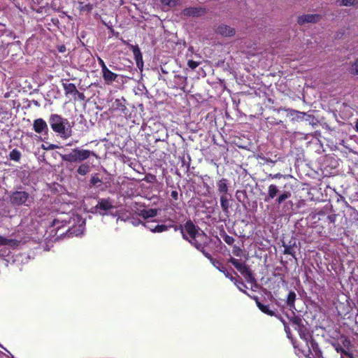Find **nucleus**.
<instances>
[{
    "label": "nucleus",
    "mask_w": 358,
    "mask_h": 358,
    "mask_svg": "<svg viewBox=\"0 0 358 358\" xmlns=\"http://www.w3.org/2000/svg\"><path fill=\"white\" fill-rule=\"evenodd\" d=\"M199 231V227L195 225L191 220H188L184 224L182 238L188 241L197 250L204 253L211 238L203 231H201V232Z\"/></svg>",
    "instance_id": "nucleus-1"
},
{
    "label": "nucleus",
    "mask_w": 358,
    "mask_h": 358,
    "mask_svg": "<svg viewBox=\"0 0 358 358\" xmlns=\"http://www.w3.org/2000/svg\"><path fill=\"white\" fill-rule=\"evenodd\" d=\"M48 124L51 129L64 140L68 139L72 135V127L66 118L57 114H52L49 117Z\"/></svg>",
    "instance_id": "nucleus-2"
},
{
    "label": "nucleus",
    "mask_w": 358,
    "mask_h": 358,
    "mask_svg": "<svg viewBox=\"0 0 358 358\" xmlns=\"http://www.w3.org/2000/svg\"><path fill=\"white\" fill-rule=\"evenodd\" d=\"M64 218H57L54 220V224L61 222L62 226L66 224H71V227L68 229L70 235L78 236L83 233L85 229V222L79 215H74L73 217L67 215Z\"/></svg>",
    "instance_id": "nucleus-3"
},
{
    "label": "nucleus",
    "mask_w": 358,
    "mask_h": 358,
    "mask_svg": "<svg viewBox=\"0 0 358 358\" xmlns=\"http://www.w3.org/2000/svg\"><path fill=\"white\" fill-rule=\"evenodd\" d=\"M291 196L292 193L290 191H280L276 185L271 184L268 187V193L264 200L265 202H268L275 198V203L280 205L286 199L290 198Z\"/></svg>",
    "instance_id": "nucleus-4"
},
{
    "label": "nucleus",
    "mask_w": 358,
    "mask_h": 358,
    "mask_svg": "<svg viewBox=\"0 0 358 358\" xmlns=\"http://www.w3.org/2000/svg\"><path fill=\"white\" fill-rule=\"evenodd\" d=\"M34 201V197L25 191H15L10 195V202L14 206H30Z\"/></svg>",
    "instance_id": "nucleus-5"
},
{
    "label": "nucleus",
    "mask_w": 358,
    "mask_h": 358,
    "mask_svg": "<svg viewBox=\"0 0 358 358\" xmlns=\"http://www.w3.org/2000/svg\"><path fill=\"white\" fill-rule=\"evenodd\" d=\"M228 262L233 264V266L245 277L248 282L255 283L256 279L253 275L252 271L250 268L244 262H241L238 259L234 257H230Z\"/></svg>",
    "instance_id": "nucleus-6"
},
{
    "label": "nucleus",
    "mask_w": 358,
    "mask_h": 358,
    "mask_svg": "<svg viewBox=\"0 0 358 358\" xmlns=\"http://www.w3.org/2000/svg\"><path fill=\"white\" fill-rule=\"evenodd\" d=\"M90 157V151L83 149H74L64 157V159L70 162H76L87 159Z\"/></svg>",
    "instance_id": "nucleus-7"
},
{
    "label": "nucleus",
    "mask_w": 358,
    "mask_h": 358,
    "mask_svg": "<svg viewBox=\"0 0 358 358\" xmlns=\"http://www.w3.org/2000/svg\"><path fill=\"white\" fill-rule=\"evenodd\" d=\"M306 345L308 347V354L306 355L307 358L324 357L322 352L319 348L318 343L313 337L306 341Z\"/></svg>",
    "instance_id": "nucleus-8"
},
{
    "label": "nucleus",
    "mask_w": 358,
    "mask_h": 358,
    "mask_svg": "<svg viewBox=\"0 0 358 358\" xmlns=\"http://www.w3.org/2000/svg\"><path fill=\"white\" fill-rule=\"evenodd\" d=\"M112 208H113V206L110 200L109 199H102L99 201L94 208H91V213H99L100 215H104L108 210Z\"/></svg>",
    "instance_id": "nucleus-9"
},
{
    "label": "nucleus",
    "mask_w": 358,
    "mask_h": 358,
    "mask_svg": "<svg viewBox=\"0 0 358 358\" xmlns=\"http://www.w3.org/2000/svg\"><path fill=\"white\" fill-rule=\"evenodd\" d=\"M205 257H206L210 263L215 266L218 271L224 273V275L229 279L232 278V275L229 272L227 268L224 266V264L218 259H216L213 257V256L206 250L204 253H202Z\"/></svg>",
    "instance_id": "nucleus-10"
},
{
    "label": "nucleus",
    "mask_w": 358,
    "mask_h": 358,
    "mask_svg": "<svg viewBox=\"0 0 358 358\" xmlns=\"http://www.w3.org/2000/svg\"><path fill=\"white\" fill-rule=\"evenodd\" d=\"M33 129L34 131L44 138H48L49 129L47 122L43 118H38L34 121Z\"/></svg>",
    "instance_id": "nucleus-11"
},
{
    "label": "nucleus",
    "mask_w": 358,
    "mask_h": 358,
    "mask_svg": "<svg viewBox=\"0 0 358 358\" xmlns=\"http://www.w3.org/2000/svg\"><path fill=\"white\" fill-rule=\"evenodd\" d=\"M282 245L284 248L283 254L284 255H289L296 260V248L297 247L296 246V239L294 237H292L287 243H286L285 241H283Z\"/></svg>",
    "instance_id": "nucleus-12"
},
{
    "label": "nucleus",
    "mask_w": 358,
    "mask_h": 358,
    "mask_svg": "<svg viewBox=\"0 0 358 358\" xmlns=\"http://www.w3.org/2000/svg\"><path fill=\"white\" fill-rule=\"evenodd\" d=\"M250 298L255 301L257 306L262 313L271 317H278V312L271 310L269 305H264L260 302L257 296H250Z\"/></svg>",
    "instance_id": "nucleus-13"
},
{
    "label": "nucleus",
    "mask_w": 358,
    "mask_h": 358,
    "mask_svg": "<svg viewBox=\"0 0 358 358\" xmlns=\"http://www.w3.org/2000/svg\"><path fill=\"white\" fill-rule=\"evenodd\" d=\"M321 19V15L318 14L303 15L298 17L297 23L299 25H303L306 23H316Z\"/></svg>",
    "instance_id": "nucleus-14"
},
{
    "label": "nucleus",
    "mask_w": 358,
    "mask_h": 358,
    "mask_svg": "<svg viewBox=\"0 0 358 358\" xmlns=\"http://www.w3.org/2000/svg\"><path fill=\"white\" fill-rule=\"evenodd\" d=\"M62 84L65 91V94L66 96H72L76 99V94L78 93V90L76 85L71 83H69V80L66 79L62 80Z\"/></svg>",
    "instance_id": "nucleus-15"
},
{
    "label": "nucleus",
    "mask_w": 358,
    "mask_h": 358,
    "mask_svg": "<svg viewBox=\"0 0 358 358\" xmlns=\"http://www.w3.org/2000/svg\"><path fill=\"white\" fill-rule=\"evenodd\" d=\"M215 31L217 34L224 37H231L236 34V31L234 28L224 24L218 25Z\"/></svg>",
    "instance_id": "nucleus-16"
},
{
    "label": "nucleus",
    "mask_w": 358,
    "mask_h": 358,
    "mask_svg": "<svg viewBox=\"0 0 358 358\" xmlns=\"http://www.w3.org/2000/svg\"><path fill=\"white\" fill-rule=\"evenodd\" d=\"M92 188L97 189L95 193L100 191H105L107 186L103 182L101 179L99 178L97 174H95L91 177V189Z\"/></svg>",
    "instance_id": "nucleus-17"
},
{
    "label": "nucleus",
    "mask_w": 358,
    "mask_h": 358,
    "mask_svg": "<svg viewBox=\"0 0 358 358\" xmlns=\"http://www.w3.org/2000/svg\"><path fill=\"white\" fill-rule=\"evenodd\" d=\"M206 13L204 8L201 7H190L185 8L182 10V14L185 16H200Z\"/></svg>",
    "instance_id": "nucleus-18"
},
{
    "label": "nucleus",
    "mask_w": 358,
    "mask_h": 358,
    "mask_svg": "<svg viewBox=\"0 0 358 358\" xmlns=\"http://www.w3.org/2000/svg\"><path fill=\"white\" fill-rule=\"evenodd\" d=\"M217 192L221 195L230 194L229 193V182L227 178H222L217 182Z\"/></svg>",
    "instance_id": "nucleus-19"
},
{
    "label": "nucleus",
    "mask_w": 358,
    "mask_h": 358,
    "mask_svg": "<svg viewBox=\"0 0 358 358\" xmlns=\"http://www.w3.org/2000/svg\"><path fill=\"white\" fill-rule=\"evenodd\" d=\"M102 74L103 78L107 84H110L112 82L115 81L118 76L117 74L112 72L107 68L106 65L103 64Z\"/></svg>",
    "instance_id": "nucleus-20"
},
{
    "label": "nucleus",
    "mask_w": 358,
    "mask_h": 358,
    "mask_svg": "<svg viewBox=\"0 0 358 358\" xmlns=\"http://www.w3.org/2000/svg\"><path fill=\"white\" fill-rule=\"evenodd\" d=\"M285 110L287 112V116H291L293 117L292 120H302L304 119L305 116L306 115V113L304 112H300L294 109H286V108H280L278 110L279 112L280 110Z\"/></svg>",
    "instance_id": "nucleus-21"
},
{
    "label": "nucleus",
    "mask_w": 358,
    "mask_h": 358,
    "mask_svg": "<svg viewBox=\"0 0 358 358\" xmlns=\"http://www.w3.org/2000/svg\"><path fill=\"white\" fill-rule=\"evenodd\" d=\"M296 299V294L294 291H289L287 299H286V305L289 308V309L294 312V310H296V306H295V301Z\"/></svg>",
    "instance_id": "nucleus-22"
},
{
    "label": "nucleus",
    "mask_w": 358,
    "mask_h": 358,
    "mask_svg": "<svg viewBox=\"0 0 358 358\" xmlns=\"http://www.w3.org/2000/svg\"><path fill=\"white\" fill-rule=\"evenodd\" d=\"M20 241L13 238H8L7 237L0 235V246H8L11 248H14L19 245Z\"/></svg>",
    "instance_id": "nucleus-23"
},
{
    "label": "nucleus",
    "mask_w": 358,
    "mask_h": 358,
    "mask_svg": "<svg viewBox=\"0 0 358 358\" xmlns=\"http://www.w3.org/2000/svg\"><path fill=\"white\" fill-rule=\"evenodd\" d=\"M294 329L298 331L300 338L306 342L313 337L310 335L308 329L304 324H302L299 327H294Z\"/></svg>",
    "instance_id": "nucleus-24"
},
{
    "label": "nucleus",
    "mask_w": 358,
    "mask_h": 358,
    "mask_svg": "<svg viewBox=\"0 0 358 358\" xmlns=\"http://www.w3.org/2000/svg\"><path fill=\"white\" fill-rule=\"evenodd\" d=\"M131 50H132L133 55H134V57L136 60L137 66L138 67L140 66V65L143 66V56H142V53H141L138 46V45H131Z\"/></svg>",
    "instance_id": "nucleus-25"
},
{
    "label": "nucleus",
    "mask_w": 358,
    "mask_h": 358,
    "mask_svg": "<svg viewBox=\"0 0 358 358\" xmlns=\"http://www.w3.org/2000/svg\"><path fill=\"white\" fill-rule=\"evenodd\" d=\"M230 280L231 282H233L234 283V285L237 287V288L241 291L243 293H244L245 294H246L247 296H248L250 298V296H252L245 289L248 288L247 285L244 283V282L240 279V280H237L236 278L234 277H232L231 278Z\"/></svg>",
    "instance_id": "nucleus-26"
},
{
    "label": "nucleus",
    "mask_w": 358,
    "mask_h": 358,
    "mask_svg": "<svg viewBox=\"0 0 358 358\" xmlns=\"http://www.w3.org/2000/svg\"><path fill=\"white\" fill-rule=\"evenodd\" d=\"M231 197V194L227 195H221L220 196V205L221 208L224 213L229 212V199Z\"/></svg>",
    "instance_id": "nucleus-27"
},
{
    "label": "nucleus",
    "mask_w": 358,
    "mask_h": 358,
    "mask_svg": "<svg viewBox=\"0 0 358 358\" xmlns=\"http://www.w3.org/2000/svg\"><path fill=\"white\" fill-rule=\"evenodd\" d=\"M220 236L229 245H231L235 241L234 238L232 236H229L224 229L220 231Z\"/></svg>",
    "instance_id": "nucleus-28"
},
{
    "label": "nucleus",
    "mask_w": 358,
    "mask_h": 358,
    "mask_svg": "<svg viewBox=\"0 0 358 358\" xmlns=\"http://www.w3.org/2000/svg\"><path fill=\"white\" fill-rule=\"evenodd\" d=\"M141 215L145 219L155 217L157 215V211L154 208L143 210L141 211Z\"/></svg>",
    "instance_id": "nucleus-29"
},
{
    "label": "nucleus",
    "mask_w": 358,
    "mask_h": 358,
    "mask_svg": "<svg viewBox=\"0 0 358 358\" xmlns=\"http://www.w3.org/2000/svg\"><path fill=\"white\" fill-rule=\"evenodd\" d=\"M170 228V226L165 224H157L154 228H150V231L154 233H162L167 231Z\"/></svg>",
    "instance_id": "nucleus-30"
},
{
    "label": "nucleus",
    "mask_w": 358,
    "mask_h": 358,
    "mask_svg": "<svg viewBox=\"0 0 358 358\" xmlns=\"http://www.w3.org/2000/svg\"><path fill=\"white\" fill-rule=\"evenodd\" d=\"M9 158L13 161L19 162L21 158V152L17 149H13L10 152Z\"/></svg>",
    "instance_id": "nucleus-31"
},
{
    "label": "nucleus",
    "mask_w": 358,
    "mask_h": 358,
    "mask_svg": "<svg viewBox=\"0 0 358 358\" xmlns=\"http://www.w3.org/2000/svg\"><path fill=\"white\" fill-rule=\"evenodd\" d=\"M90 171V166L87 164L80 165L78 169V173L81 176L86 175Z\"/></svg>",
    "instance_id": "nucleus-32"
},
{
    "label": "nucleus",
    "mask_w": 358,
    "mask_h": 358,
    "mask_svg": "<svg viewBox=\"0 0 358 358\" xmlns=\"http://www.w3.org/2000/svg\"><path fill=\"white\" fill-rule=\"evenodd\" d=\"M289 321L295 326L294 327H299L303 324L302 319L299 316H294L289 319Z\"/></svg>",
    "instance_id": "nucleus-33"
},
{
    "label": "nucleus",
    "mask_w": 358,
    "mask_h": 358,
    "mask_svg": "<svg viewBox=\"0 0 358 358\" xmlns=\"http://www.w3.org/2000/svg\"><path fill=\"white\" fill-rule=\"evenodd\" d=\"M267 122L271 125H278L283 122L281 120H278L273 117H269L267 118Z\"/></svg>",
    "instance_id": "nucleus-34"
},
{
    "label": "nucleus",
    "mask_w": 358,
    "mask_h": 358,
    "mask_svg": "<svg viewBox=\"0 0 358 358\" xmlns=\"http://www.w3.org/2000/svg\"><path fill=\"white\" fill-rule=\"evenodd\" d=\"M232 253L236 257H241L242 250L239 246L234 245L232 249Z\"/></svg>",
    "instance_id": "nucleus-35"
},
{
    "label": "nucleus",
    "mask_w": 358,
    "mask_h": 358,
    "mask_svg": "<svg viewBox=\"0 0 358 358\" xmlns=\"http://www.w3.org/2000/svg\"><path fill=\"white\" fill-rule=\"evenodd\" d=\"M357 0H341V5L345 6H351L355 5Z\"/></svg>",
    "instance_id": "nucleus-36"
},
{
    "label": "nucleus",
    "mask_w": 358,
    "mask_h": 358,
    "mask_svg": "<svg viewBox=\"0 0 358 358\" xmlns=\"http://www.w3.org/2000/svg\"><path fill=\"white\" fill-rule=\"evenodd\" d=\"M170 228L173 227L174 229V231H177L178 230H180L181 234H182V237L183 236V234H184V225H174V224H170Z\"/></svg>",
    "instance_id": "nucleus-37"
},
{
    "label": "nucleus",
    "mask_w": 358,
    "mask_h": 358,
    "mask_svg": "<svg viewBox=\"0 0 358 358\" xmlns=\"http://www.w3.org/2000/svg\"><path fill=\"white\" fill-rule=\"evenodd\" d=\"M351 73L354 75H358V58L352 66Z\"/></svg>",
    "instance_id": "nucleus-38"
},
{
    "label": "nucleus",
    "mask_w": 358,
    "mask_h": 358,
    "mask_svg": "<svg viewBox=\"0 0 358 358\" xmlns=\"http://www.w3.org/2000/svg\"><path fill=\"white\" fill-rule=\"evenodd\" d=\"M187 65L190 69H195L199 66V63L194 60H189Z\"/></svg>",
    "instance_id": "nucleus-39"
},
{
    "label": "nucleus",
    "mask_w": 358,
    "mask_h": 358,
    "mask_svg": "<svg viewBox=\"0 0 358 358\" xmlns=\"http://www.w3.org/2000/svg\"><path fill=\"white\" fill-rule=\"evenodd\" d=\"M336 350L337 352L341 353V356H344L345 355H348V351L345 350L344 348H343L341 346L338 345L336 348Z\"/></svg>",
    "instance_id": "nucleus-40"
},
{
    "label": "nucleus",
    "mask_w": 358,
    "mask_h": 358,
    "mask_svg": "<svg viewBox=\"0 0 358 358\" xmlns=\"http://www.w3.org/2000/svg\"><path fill=\"white\" fill-rule=\"evenodd\" d=\"M162 3L163 5L168 6L170 7H173L176 6V3H171V0H162Z\"/></svg>",
    "instance_id": "nucleus-41"
},
{
    "label": "nucleus",
    "mask_w": 358,
    "mask_h": 358,
    "mask_svg": "<svg viewBox=\"0 0 358 358\" xmlns=\"http://www.w3.org/2000/svg\"><path fill=\"white\" fill-rule=\"evenodd\" d=\"M342 343L346 348H348L351 345L350 340L348 337H345L344 340L342 341Z\"/></svg>",
    "instance_id": "nucleus-42"
},
{
    "label": "nucleus",
    "mask_w": 358,
    "mask_h": 358,
    "mask_svg": "<svg viewBox=\"0 0 358 358\" xmlns=\"http://www.w3.org/2000/svg\"><path fill=\"white\" fill-rule=\"evenodd\" d=\"M284 329H285V331L287 334V338H292V334H291V331H290V329H289L288 324H285V327H284Z\"/></svg>",
    "instance_id": "nucleus-43"
},
{
    "label": "nucleus",
    "mask_w": 358,
    "mask_h": 358,
    "mask_svg": "<svg viewBox=\"0 0 358 358\" xmlns=\"http://www.w3.org/2000/svg\"><path fill=\"white\" fill-rule=\"evenodd\" d=\"M171 197L174 199V200H178V191L176 190H173L171 192Z\"/></svg>",
    "instance_id": "nucleus-44"
},
{
    "label": "nucleus",
    "mask_w": 358,
    "mask_h": 358,
    "mask_svg": "<svg viewBox=\"0 0 358 358\" xmlns=\"http://www.w3.org/2000/svg\"><path fill=\"white\" fill-rule=\"evenodd\" d=\"M76 98L80 100H84L85 96L83 93H80L78 91V93L76 94Z\"/></svg>",
    "instance_id": "nucleus-45"
},
{
    "label": "nucleus",
    "mask_w": 358,
    "mask_h": 358,
    "mask_svg": "<svg viewBox=\"0 0 358 358\" xmlns=\"http://www.w3.org/2000/svg\"><path fill=\"white\" fill-rule=\"evenodd\" d=\"M273 176H274L273 178L275 179H280V178L284 177V176L282 174H281L280 173H277L274 174Z\"/></svg>",
    "instance_id": "nucleus-46"
},
{
    "label": "nucleus",
    "mask_w": 358,
    "mask_h": 358,
    "mask_svg": "<svg viewBox=\"0 0 358 358\" xmlns=\"http://www.w3.org/2000/svg\"><path fill=\"white\" fill-rule=\"evenodd\" d=\"M278 319H279L282 324H284V327H285V324H287V322L285 321V320L278 313V317H276Z\"/></svg>",
    "instance_id": "nucleus-47"
},
{
    "label": "nucleus",
    "mask_w": 358,
    "mask_h": 358,
    "mask_svg": "<svg viewBox=\"0 0 358 358\" xmlns=\"http://www.w3.org/2000/svg\"><path fill=\"white\" fill-rule=\"evenodd\" d=\"M56 148H58V146L56 145H54V144H50L48 145V148H47L48 150H54V149H56Z\"/></svg>",
    "instance_id": "nucleus-48"
},
{
    "label": "nucleus",
    "mask_w": 358,
    "mask_h": 358,
    "mask_svg": "<svg viewBox=\"0 0 358 358\" xmlns=\"http://www.w3.org/2000/svg\"><path fill=\"white\" fill-rule=\"evenodd\" d=\"M148 177L150 178L149 182H152L156 180V176L155 175L150 174Z\"/></svg>",
    "instance_id": "nucleus-49"
},
{
    "label": "nucleus",
    "mask_w": 358,
    "mask_h": 358,
    "mask_svg": "<svg viewBox=\"0 0 358 358\" xmlns=\"http://www.w3.org/2000/svg\"><path fill=\"white\" fill-rule=\"evenodd\" d=\"M347 358H354L353 355L351 352H348V355H345Z\"/></svg>",
    "instance_id": "nucleus-50"
},
{
    "label": "nucleus",
    "mask_w": 358,
    "mask_h": 358,
    "mask_svg": "<svg viewBox=\"0 0 358 358\" xmlns=\"http://www.w3.org/2000/svg\"><path fill=\"white\" fill-rule=\"evenodd\" d=\"M239 192H241V193H242L245 196H247V195H246V192H245V191H241V192H240V191H237V192H236V195H238V194ZM237 199L239 200V199H238V196H237Z\"/></svg>",
    "instance_id": "nucleus-51"
},
{
    "label": "nucleus",
    "mask_w": 358,
    "mask_h": 358,
    "mask_svg": "<svg viewBox=\"0 0 358 358\" xmlns=\"http://www.w3.org/2000/svg\"><path fill=\"white\" fill-rule=\"evenodd\" d=\"M99 63H100V64L101 66V71H103V65H106V64H105L104 62L101 59H99Z\"/></svg>",
    "instance_id": "nucleus-52"
},
{
    "label": "nucleus",
    "mask_w": 358,
    "mask_h": 358,
    "mask_svg": "<svg viewBox=\"0 0 358 358\" xmlns=\"http://www.w3.org/2000/svg\"><path fill=\"white\" fill-rule=\"evenodd\" d=\"M273 175H274V174L270 173V174H268V176H267V177H268V179H275V178H273V177H274V176H273Z\"/></svg>",
    "instance_id": "nucleus-53"
},
{
    "label": "nucleus",
    "mask_w": 358,
    "mask_h": 358,
    "mask_svg": "<svg viewBox=\"0 0 358 358\" xmlns=\"http://www.w3.org/2000/svg\"><path fill=\"white\" fill-rule=\"evenodd\" d=\"M355 130L358 132V120L355 122Z\"/></svg>",
    "instance_id": "nucleus-54"
},
{
    "label": "nucleus",
    "mask_w": 358,
    "mask_h": 358,
    "mask_svg": "<svg viewBox=\"0 0 358 358\" xmlns=\"http://www.w3.org/2000/svg\"><path fill=\"white\" fill-rule=\"evenodd\" d=\"M266 162H270V163H272V164H274V163H275V162H274V161H273L272 159H266Z\"/></svg>",
    "instance_id": "nucleus-55"
},
{
    "label": "nucleus",
    "mask_w": 358,
    "mask_h": 358,
    "mask_svg": "<svg viewBox=\"0 0 358 358\" xmlns=\"http://www.w3.org/2000/svg\"><path fill=\"white\" fill-rule=\"evenodd\" d=\"M63 49H64V47H62V48L59 49V51H60V52H63V51H64V50H63Z\"/></svg>",
    "instance_id": "nucleus-56"
},
{
    "label": "nucleus",
    "mask_w": 358,
    "mask_h": 358,
    "mask_svg": "<svg viewBox=\"0 0 358 358\" xmlns=\"http://www.w3.org/2000/svg\"><path fill=\"white\" fill-rule=\"evenodd\" d=\"M171 3H176L177 4V0H171Z\"/></svg>",
    "instance_id": "nucleus-57"
},
{
    "label": "nucleus",
    "mask_w": 358,
    "mask_h": 358,
    "mask_svg": "<svg viewBox=\"0 0 358 358\" xmlns=\"http://www.w3.org/2000/svg\"><path fill=\"white\" fill-rule=\"evenodd\" d=\"M282 127L285 128V129H287V127L285 124H282Z\"/></svg>",
    "instance_id": "nucleus-58"
},
{
    "label": "nucleus",
    "mask_w": 358,
    "mask_h": 358,
    "mask_svg": "<svg viewBox=\"0 0 358 358\" xmlns=\"http://www.w3.org/2000/svg\"><path fill=\"white\" fill-rule=\"evenodd\" d=\"M147 227H148L149 229H150V228H153V227H152V226H150H150H147Z\"/></svg>",
    "instance_id": "nucleus-59"
},
{
    "label": "nucleus",
    "mask_w": 358,
    "mask_h": 358,
    "mask_svg": "<svg viewBox=\"0 0 358 358\" xmlns=\"http://www.w3.org/2000/svg\"><path fill=\"white\" fill-rule=\"evenodd\" d=\"M322 358H324V357H322Z\"/></svg>",
    "instance_id": "nucleus-60"
}]
</instances>
